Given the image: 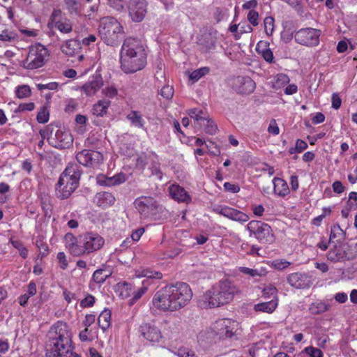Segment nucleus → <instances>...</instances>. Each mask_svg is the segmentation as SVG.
<instances>
[{"label": "nucleus", "mask_w": 357, "mask_h": 357, "mask_svg": "<svg viewBox=\"0 0 357 357\" xmlns=\"http://www.w3.org/2000/svg\"><path fill=\"white\" fill-rule=\"evenodd\" d=\"M72 333L68 325L59 321L47 334L45 342L46 357H81L73 352Z\"/></svg>", "instance_id": "obj_1"}, {"label": "nucleus", "mask_w": 357, "mask_h": 357, "mask_svg": "<svg viewBox=\"0 0 357 357\" xmlns=\"http://www.w3.org/2000/svg\"><path fill=\"white\" fill-rule=\"evenodd\" d=\"M147 63V54L140 40L128 37L120 50V67L126 74H132L144 69Z\"/></svg>", "instance_id": "obj_2"}, {"label": "nucleus", "mask_w": 357, "mask_h": 357, "mask_svg": "<svg viewBox=\"0 0 357 357\" xmlns=\"http://www.w3.org/2000/svg\"><path fill=\"white\" fill-rule=\"evenodd\" d=\"M64 241L66 248L75 257L98 250L105 243L103 238L93 232H86L81 235L79 240L73 234L67 233L64 236Z\"/></svg>", "instance_id": "obj_3"}, {"label": "nucleus", "mask_w": 357, "mask_h": 357, "mask_svg": "<svg viewBox=\"0 0 357 357\" xmlns=\"http://www.w3.org/2000/svg\"><path fill=\"white\" fill-rule=\"evenodd\" d=\"M82 172L79 165L69 164L61 174L56 187L58 198H68L79 185Z\"/></svg>", "instance_id": "obj_4"}, {"label": "nucleus", "mask_w": 357, "mask_h": 357, "mask_svg": "<svg viewBox=\"0 0 357 357\" xmlns=\"http://www.w3.org/2000/svg\"><path fill=\"white\" fill-rule=\"evenodd\" d=\"M133 204L143 219L162 220L167 218V210L153 197L140 196L134 200Z\"/></svg>", "instance_id": "obj_5"}, {"label": "nucleus", "mask_w": 357, "mask_h": 357, "mask_svg": "<svg viewBox=\"0 0 357 357\" xmlns=\"http://www.w3.org/2000/svg\"><path fill=\"white\" fill-rule=\"evenodd\" d=\"M155 294L153 303L163 310L174 311L184 307L192 298V291H166V294Z\"/></svg>", "instance_id": "obj_6"}, {"label": "nucleus", "mask_w": 357, "mask_h": 357, "mask_svg": "<svg viewBox=\"0 0 357 357\" xmlns=\"http://www.w3.org/2000/svg\"><path fill=\"white\" fill-rule=\"evenodd\" d=\"M234 291H197V305L201 308H213L228 303L234 298Z\"/></svg>", "instance_id": "obj_7"}, {"label": "nucleus", "mask_w": 357, "mask_h": 357, "mask_svg": "<svg viewBox=\"0 0 357 357\" xmlns=\"http://www.w3.org/2000/svg\"><path fill=\"white\" fill-rule=\"evenodd\" d=\"M123 33V26L114 17L102 19L99 27V34L105 44L113 46L121 39Z\"/></svg>", "instance_id": "obj_8"}, {"label": "nucleus", "mask_w": 357, "mask_h": 357, "mask_svg": "<svg viewBox=\"0 0 357 357\" xmlns=\"http://www.w3.org/2000/svg\"><path fill=\"white\" fill-rule=\"evenodd\" d=\"M53 130V125L50 124L45 129L41 130L40 134L43 138L47 137L50 144L56 149H68L73 145V137L68 130L59 128L54 135Z\"/></svg>", "instance_id": "obj_9"}, {"label": "nucleus", "mask_w": 357, "mask_h": 357, "mask_svg": "<svg viewBox=\"0 0 357 357\" xmlns=\"http://www.w3.org/2000/svg\"><path fill=\"white\" fill-rule=\"evenodd\" d=\"M50 56L47 48L41 43H36L29 48L26 58L22 62L25 69L35 70L43 67Z\"/></svg>", "instance_id": "obj_10"}, {"label": "nucleus", "mask_w": 357, "mask_h": 357, "mask_svg": "<svg viewBox=\"0 0 357 357\" xmlns=\"http://www.w3.org/2000/svg\"><path fill=\"white\" fill-rule=\"evenodd\" d=\"M247 229L250 236H254L261 243H272L275 241V236L271 227L259 220H251L247 225Z\"/></svg>", "instance_id": "obj_11"}, {"label": "nucleus", "mask_w": 357, "mask_h": 357, "mask_svg": "<svg viewBox=\"0 0 357 357\" xmlns=\"http://www.w3.org/2000/svg\"><path fill=\"white\" fill-rule=\"evenodd\" d=\"M321 31L314 28H303L295 33V40L303 45L316 46L319 43V37Z\"/></svg>", "instance_id": "obj_12"}, {"label": "nucleus", "mask_w": 357, "mask_h": 357, "mask_svg": "<svg viewBox=\"0 0 357 357\" xmlns=\"http://www.w3.org/2000/svg\"><path fill=\"white\" fill-rule=\"evenodd\" d=\"M103 155L100 151L84 149L76 155L79 164L84 167H98L103 162Z\"/></svg>", "instance_id": "obj_13"}, {"label": "nucleus", "mask_w": 357, "mask_h": 357, "mask_svg": "<svg viewBox=\"0 0 357 357\" xmlns=\"http://www.w3.org/2000/svg\"><path fill=\"white\" fill-rule=\"evenodd\" d=\"M218 335V340L231 338L238 330V323L229 319H222L213 324Z\"/></svg>", "instance_id": "obj_14"}, {"label": "nucleus", "mask_w": 357, "mask_h": 357, "mask_svg": "<svg viewBox=\"0 0 357 357\" xmlns=\"http://www.w3.org/2000/svg\"><path fill=\"white\" fill-rule=\"evenodd\" d=\"M147 3L146 0H130L128 13L132 20L136 22H142L146 13Z\"/></svg>", "instance_id": "obj_15"}, {"label": "nucleus", "mask_w": 357, "mask_h": 357, "mask_svg": "<svg viewBox=\"0 0 357 357\" xmlns=\"http://www.w3.org/2000/svg\"><path fill=\"white\" fill-rule=\"evenodd\" d=\"M344 247L345 245L342 243H334L327 252V259L333 262H337L354 259V256L347 252Z\"/></svg>", "instance_id": "obj_16"}, {"label": "nucleus", "mask_w": 357, "mask_h": 357, "mask_svg": "<svg viewBox=\"0 0 357 357\" xmlns=\"http://www.w3.org/2000/svg\"><path fill=\"white\" fill-rule=\"evenodd\" d=\"M231 86L234 90L238 93L250 94L252 93L255 88V82L248 76H237L232 79Z\"/></svg>", "instance_id": "obj_17"}, {"label": "nucleus", "mask_w": 357, "mask_h": 357, "mask_svg": "<svg viewBox=\"0 0 357 357\" xmlns=\"http://www.w3.org/2000/svg\"><path fill=\"white\" fill-rule=\"evenodd\" d=\"M214 211L225 218L241 223L249 220V216L247 214L227 206H220L215 208Z\"/></svg>", "instance_id": "obj_18"}, {"label": "nucleus", "mask_w": 357, "mask_h": 357, "mask_svg": "<svg viewBox=\"0 0 357 357\" xmlns=\"http://www.w3.org/2000/svg\"><path fill=\"white\" fill-rule=\"evenodd\" d=\"M275 292L276 291H271L270 293L269 291H263L264 294L262 297H264L265 300L271 298V301H266L255 305V310L257 312H263L266 313H272L274 312L278 305Z\"/></svg>", "instance_id": "obj_19"}, {"label": "nucleus", "mask_w": 357, "mask_h": 357, "mask_svg": "<svg viewBox=\"0 0 357 357\" xmlns=\"http://www.w3.org/2000/svg\"><path fill=\"white\" fill-rule=\"evenodd\" d=\"M60 50L62 53L68 56H77L79 61L84 59V55L80 54L82 50L81 43L77 40L70 39L66 40L61 45Z\"/></svg>", "instance_id": "obj_20"}, {"label": "nucleus", "mask_w": 357, "mask_h": 357, "mask_svg": "<svg viewBox=\"0 0 357 357\" xmlns=\"http://www.w3.org/2000/svg\"><path fill=\"white\" fill-rule=\"evenodd\" d=\"M142 335L151 342H159L162 337L160 330L153 324L144 323L139 327Z\"/></svg>", "instance_id": "obj_21"}, {"label": "nucleus", "mask_w": 357, "mask_h": 357, "mask_svg": "<svg viewBox=\"0 0 357 357\" xmlns=\"http://www.w3.org/2000/svg\"><path fill=\"white\" fill-rule=\"evenodd\" d=\"M168 192L171 197L178 203L190 204L192 197L189 193L178 184L174 183L169 186Z\"/></svg>", "instance_id": "obj_22"}, {"label": "nucleus", "mask_w": 357, "mask_h": 357, "mask_svg": "<svg viewBox=\"0 0 357 357\" xmlns=\"http://www.w3.org/2000/svg\"><path fill=\"white\" fill-rule=\"evenodd\" d=\"M287 282L295 289H303L310 287L311 279L306 274L293 273L288 275Z\"/></svg>", "instance_id": "obj_23"}, {"label": "nucleus", "mask_w": 357, "mask_h": 357, "mask_svg": "<svg viewBox=\"0 0 357 357\" xmlns=\"http://www.w3.org/2000/svg\"><path fill=\"white\" fill-rule=\"evenodd\" d=\"M103 80L100 74L93 75L91 79L85 83L81 88L82 91L87 96H91L96 93L102 86Z\"/></svg>", "instance_id": "obj_24"}, {"label": "nucleus", "mask_w": 357, "mask_h": 357, "mask_svg": "<svg viewBox=\"0 0 357 357\" xmlns=\"http://www.w3.org/2000/svg\"><path fill=\"white\" fill-rule=\"evenodd\" d=\"M218 43V32L216 31H211L205 35L201 40L199 45L201 51L204 53L213 52L216 49Z\"/></svg>", "instance_id": "obj_25"}, {"label": "nucleus", "mask_w": 357, "mask_h": 357, "mask_svg": "<svg viewBox=\"0 0 357 357\" xmlns=\"http://www.w3.org/2000/svg\"><path fill=\"white\" fill-rule=\"evenodd\" d=\"M115 200L116 199L112 193L100 192L95 195L93 202L98 206L106 208L112 206L114 204Z\"/></svg>", "instance_id": "obj_26"}, {"label": "nucleus", "mask_w": 357, "mask_h": 357, "mask_svg": "<svg viewBox=\"0 0 357 357\" xmlns=\"http://www.w3.org/2000/svg\"><path fill=\"white\" fill-rule=\"evenodd\" d=\"M181 324V318L176 316L170 317L163 321L164 328L167 331V335L169 336L179 333Z\"/></svg>", "instance_id": "obj_27"}, {"label": "nucleus", "mask_w": 357, "mask_h": 357, "mask_svg": "<svg viewBox=\"0 0 357 357\" xmlns=\"http://www.w3.org/2000/svg\"><path fill=\"white\" fill-rule=\"evenodd\" d=\"M215 331L216 329L215 328L214 325H213L211 328L200 332L197 337L199 342L206 344H211L213 342H215L216 339H218V335Z\"/></svg>", "instance_id": "obj_28"}, {"label": "nucleus", "mask_w": 357, "mask_h": 357, "mask_svg": "<svg viewBox=\"0 0 357 357\" xmlns=\"http://www.w3.org/2000/svg\"><path fill=\"white\" fill-rule=\"evenodd\" d=\"M188 114L194 119L195 126L199 128H202V124H205L206 119L209 116L207 112L198 108L190 109Z\"/></svg>", "instance_id": "obj_29"}, {"label": "nucleus", "mask_w": 357, "mask_h": 357, "mask_svg": "<svg viewBox=\"0 0 357 357\" xmlns=\"http://www.w3.org/2000/svg\"><path fill=\"white\" fill-rule=\"evenodd\" d=\"M273 183L274 192L277 195L283 197L289 194V188L284 179L275 177L273 180Z\"/></svg>", "instance_id": "obj_30"}, {"label": "nucleus", "mask_w": 357, "mask_h": 357, "mask_svg": "<svg viewBox=\"0 0 357 357\" xmlns=\"http://www.w3.org/2000/svg\"><path fill=\"white\" fill-rule=\"evenodd\" d=\"M256 50L266 62L269 63L274 62L273 53L268 47V45L266 43L262 41L258 43Z\"/></svg>", "instance_id": "obj_31"}, {"label": "nucleus", "mask_w": 357, "mask_h": 357, "mask_svg": "<svg viewBox=\"0 0 357 357\" xmlns=\"http://www.w3.org/2000/svg\"><path fill=\"white\" fill-rule=\"evenodd\" d=\"M346 232L343 230L338 224H334L331 227V234L329 237V242L342 243L345 238Z\"/></svg>", "instance_id": "obj_32"}, {"label": "nucleus", "mask_w": 357, "mask_h": 357, "mask_svg": "<svg viewBox=\"0 0 357 357\" xmlns=\"http://www.w3.org/2000/svg\"><path fill=\"white\" fill-rule=\"evenodd\" d=\"M137 276L146 278V279L142 282L143 287H141L139 290H147V284L149 283L150 280L153 279H160L162 277V274L160 272L153 273L149 269H144L142 270L141 273L138 274Z\"/></svg>", "instance_id": "obj_33"}, {"label": "nucleus", "mask_w": 357, "mask_h": 357, "mask_svg": "<svg viewBox=\"0 0 357 357\" xmlns=\"http://www.w3.org/2000/svg\"><path fill=\"white\" fill-rule=\"evenodd\" d=\"M109 276V273L104 269L96 270L92 276V281L90 283V287L95 289V284H101L105 282L106 279Z\"/></svg>", "instance_id": "obj_34"}, {"label": "nucleus", "mask_w": 357, "mask_h": 357, "mask_svg": "<svg viewBox=\"0 0 357 357\" xmlns=\"http://www.w3.org/2000/svg\"><path fill=\"white\" fill-rule=\"evenodd\" d=\"M66 9L71 15H81L82 6L80 0H64Z\"/></svg>", "instance_id": "obj_35"}, {"label": "nucleus", "mask_w": 357, "mask_h": 357, "mask_svg": "<svg viewBox=\"0 0 357 357\" xmlns=\"http://www.w3.org/2000/svg\"><path fill=\"white\" fill-rule=\"evenodd\" d=\"M111 311L109 309H105L99 315L98 321L99 326L105 331L111 326Z\"/></svg>", "instance_id": "obj_36"}, {"label": "nucleus", "mask_w": 357, "mask_h": 357, "mask_svg": "<svg viewBox=\"0 0 357 357\" xmlns=\"http://www.w3.org/2000/svg\"><path fill=\"white\" fill-rule=\"evenodd\" d=\"M126 118L130 123L135 127L143 128L144 126V120L142 118L139 112L132 110L127 116Z\"/></svg>", "instance_id": "obj_37"}, {"label": "nucleus", "mask_w": 357, "mask_h": 357, "mask_svg": "<svg viewBox=\"0 0 357 357\" xmlns=\"http://www.w3.org/2000/svg\"><path fill=\"white\" fill-rule=\"evenodd\" d=\"M110 105V101L108 100H99L93 107V113L98 116H103Z\"/></svg>", "instance_id": "obj_38"}, {"label": "nucleus", "mask_w": 357, "mask_h": 357, "mask_svg": "<svg viewBox=\"0 0 357 357\" xmlns=\"http://www.w3.org/2000/svg\"><path fill=\"white\" fill-rule=\"evenodd\" d=\"M328 310V305L321 301L312 303L309 307V311L312 314H319Z\"/></svg>", "instance_id": "obj_39"}, {"label": "nucleus", "mask_w": 357, "mask_h": 357, "mask_svg": "<svg viewBox=\"0 0 357 357\" xmlns=\"http://www.w3.org/2000/svg\"><path fill=\"white\" fill-rule=\"evenodd\" d=\"M54 26L60 32L63 33H69L73 31V26L70 20L66 19L56 21L54 24Z\"/></svg>", "instance_id": "obj_40"}, {"label": "nucleus", "mask_w": 357, "mask_h": 357, "mask_svg": "<svg viewBox=\"0 0 357 357\" xmlns=\"http://www.w3.org/2000/svg\"><path fill=\"white\" fill-rule=\"evenodd\" d=\"M210 72V68L208 67H202L199 69L193 70L189 75V77L191 80L194 82L198 81L204 75H207Z\"/></svg>", "instance_id": "obj_41"}, {"label": "nucleus", "mask_w": 357, "mask_h": 357, "mask_svg": "<svg viewBox=\"0 0 357 357\" xmlns=\"http://www.w3.org/2000/svg\"><path fill=\"white\" fill-rule=\"evenodd\" d=\"M238 271L245 274L250 275L251 277H257V276H262L265 275V271L263 269H257V268H250L248 267L241 266L238 268Z\"/></svg>", "instance_id": "obj_42"}, {"label": "nucleus", "mask_w": 357, "mask_h": 357, "mask_svg": "<svg viewBox=\"0 0 357 357\" xmlns=\"http://www.w3.org/2000/svg\"><path fill=\"white\" fill-rule=\"evenodd\" d=\"M291 262L288 261L285 259H276L271 261V266L278 271H283L287 268Z\"/></svg>", "instance_id": "obj_43"}, {"label": "nucleus", "mask_w": 357, "mask_h": 357, "mask_svg": "<svg viewBox=\"0 0 357 357\" xmlns=\"http://www.w3.org/2000/svg\"><path fill=\"white\" fill-rule=\"evenodd\" d=\"M16 96L18 98L23 99L28 98L31 94V90L28 85L18 86L15 90Z\"/></svg>", "instance_id": "obj_44"}, {"label": "nucleus", "mask_w": 357, "mask_h": 357, "mask_svg": "<svg viewBox=\"0 0 357 357\" xmlns=\"http://www.w3.org/2000/svg\"><path fill=\"white\" fill-rule=\"evenodd\" d=\"M50 112L47 106L42 107L38 111L36 120L39 123H45L49 121Z\"/></svg>", "instance_id": "obj_45"}, {"label": "nucleus", "mask_w": 357, "mask_h": 357, "mask_svg": "<svg viewBox=\"0 0 357 357\" xmlns=\"http://www.w3.org/2000/svg\"><path fill=\"white\" fill-rule=\"evenodd\" d=\"M36 245L37 248L39 249V257L40 259H43L47 257L49 254V247L48 245L43 241L42 238H39L36 240Z\"/></svg>", "instance_id": "obj_46"}, {"label": "nucleus", "mask_w": 357, "mask_h": 357, "mask_svg": "<svg viewBox=\"0 0 357 357\" xmlns=\"http://www.w3.org/2000/svg\"><path fill=\"white\" fill-rule=\"evenodd\" d=\"M10 243L12 245L17 249L19 251L20 255L23 259H26L28 257V250L27 248L24 245L23 243L21 241L19 240H11Z\"/></svg>", "instance_id": "obj_47"}, {"label": "nucleus", "mask_w": 357, "mask_h": 357, "mask_svg": "<svg viewBox=\"0 0 357 357\" xmlns=\"http://www.w3.org/2000/svg\"><path fill=\"white\" fill-rule=\"evenodd\" d=\"M205 132L209 135H214L216 133L218 127L213 120L209 119V116L206 119L205 124H202V127Z\"/></svg>", "instance_id": "obj_48"}, {"label": "nucleus", "mask_w": 357, "mask_h": 357, "mask_svg": "<svg viewBox=\"0 0 357 357\" xmlns=\"http://www.w3.org/2000/svg\"><path fill=\"white\" fill-rule=\"evenodd\" d=\"M264 31L268 36L272 35L274 30V18L271 16L266 17L264 20Z\"/></svg>", "instance_id": "obj_49"}, {"label": "nucleus", "mask_w": 357, "mask_h": 357, "mask_svg": "<svg viewBox=\"0 0 357 357\" xmlns=\"http://www.w3.org/2000/svg\"><path fill=\"white\" fill-rule=\"evenodd\" d=\"M126 181L125 175L123 174H116L112 177L108 178L105 185H119Z\"/></svg>", "instance_id": "obj_50"}, {"label": "nucleus", "mask_w": 357, "mask_h": 357, "mask_svg": "<svg viewBox=\"0 0 357 357\" xmlns=\"http://www.w3.org/2000/svg\"><path fill=\"white\" fill-rule=\"evenodd\" d=\"M303 352L310 357H324V354L321 350L312 346L305 347Z\"/></svg>", "instance_id": "obj_51"}, {"label": "nucleus", "mask_w": 357, "mask_h": 357, "mask_svg": "<svg viewBox=\"0 0 357 357\" xmlns=\"http://www.w3.org/2000/svg\"><path fill=\"white\" fill-rule=\"evenodd\" d=\"M178 357H197L195 352L187 347H180L174 353Z\"/></svg>", "instance_id": "obj_52"}, {"label": "nucleus", "mask_w": 357, "mask_h": 357, "mask_svg": "<svg viewBox=\"0 0 357 357\" xmlns=\"http://www.w3.org/2000/svg\"><path fill=\"white\" fill-rule=\"evenodd\" d=\"M247 18L250 24L254 26L259 24V15L256 10H250L248 13Z\"/></svg>", "instance_id": "obj_53"}, {"label": "nucleus", "mask_w": 357, "mask_h": 357, "mask_svg": "<svg viewBox=\"0 0 357 357\" xmlns=\"http://www.w3.org/2000/svg\"><path fill=\"white\" fill-rule=\"evenodd\" d=\"M174 88L172 86L165 85L161 89L160 94L164 98L170 100L174 96Z\"/></svg>", "instance_id": "obj_54"}, {"label": "nucleus", "mask_w": 357, "mask_h": 357, "mask_svg": "<svg viewBox=\"0 0 357 357\" xmlns=\"http://www.w3.org/2000/svg\"><path fill=\"white\" fill-rule=\"evenodd\" d=\"M347 204L353 210L357 209V192H351L349 194V199L347 202Z\"/></svg>", "instance_id": "obj_55"}, {"label": "nucleus", "mask_w": 357, "mask_h": 357, "mask_svg": "<svg viewBox=\"0 0 357 357\" xmlns=\"http://www.w3.org/2000/svg\"><path fill=\"white\" fill-rule=\"evenodd\" d=\"M57 260L59 264V266L61 269L65 270L67 268L68 263L66 259V254L63 252H59L57 254Z\"/></svg>", "instance_id": "obj_56"}, {"label": "nucleus", "mask_w": 357, "mask_h": 357, "mask_svg": "<svg viewBox=\"0 0 357 357\" xmlns=\"http://www.w3.org/2000/svg\"><path fill=\"white\" fill-rule=\"evenodd\" d=\"M108 4L115 10L120 11L124 7V3L126 0H107Z\"/></svg>", "instance_id": "obj_57"}, {"label": "nucleus", "mask_w": 357, "mask_h": 357, "mask_svg": "<svg viewBox=\"0 0 357 357\" xmlns=\"http://www.w3.org/2000/svg\"><path fill=\"white\" fill-rule=\"evenodd\" d=\"M78 103L74 99H70L67 101L66 105L65 111L68 113L74 112L77 109Z\"/></svg>", "instance_id": "obj_58"}, {"label": "nucleus", "mask_w": 357, "mask_h": 357, "mask_svg": "<svg viewBox=\"0 0 357 357\" xmlns=\"http://www.w3.org/2000/svg\"><path fill=\"white\" fill-rule=\"evenodd\" d=\"M268 133L273 135H279L280 128L278 126V123H277L275 119L271 120L269 126L268 127Z\"/></svg>", "instance_id": "obj_59"}, {"label": "nucleus", "mask_w": 357, "mask_h": 357, "mask_svg": "<svg viewBox=\"0 0 357 357\" xmlns=\"http://www.w3.org/2000/svg\"><path fill=\"white\" fill-rule=\"evenodd\" d=\"M289 82V78L287 75L280 73L275 77V84L278 86L285 85Z\"/></svg>", "instance_id": "obj_60"}, {"label": "nucleus", "mask_w": 357, "mask_h": 357, "mask_svg": "<svg viewBox=\"0 0 357 357\" xmlns=\"http://www.w3.org/2000/svg\"><path fill=\"white\" fill-rule=\"evenodd\" d=\"M165 288H176V290H190L188 284L183 282H176L175 284H171L169 285L166 286Z\"/></svg>", "instance_id": "obj_61"}, {"label": "nucleus", "mask_w": 357, "mask_h": 357, "mask_svg": "<svg viewBox=\"0 0 357 357\" xmlns=\"http://www.w3.org/2000/svg\"><path fill=\"white\" fill-rule=\"evenodd\" d=\"M59 84L57 82H52L47 84H37V88L40 91H43L45 89L48 90H56L57 89Z\"/></svg>", "instance_id": "obj_62"}, {"label": "nucleus", "mask_w": 357, "mask_h": 357, "mask_svg": "<svg viewBox=\"0 0 357 357\" xmlns=\"http://www.w3.org/2000/svg\"><path fill=\"white\" fill-rule=\"evenodd\" d=\"M35 108V105L33 102H25L21 103L17 107V111L20 112H26V111H32Z\"/></svg>", "instance_id": "obj_63"}, {"label": "nucleus", "mask_w": 357, "mask_h": 357, "mask_svg": "<svg viewBox=\"0 0 357 357\" xmlns=\"http://www.w3.org/2000/svg\"><path fill=\"white\" fill-rule=\"evenodd\" d=\"M102 93L108 98H114L117 95V89L114 86H109L102 89Z\"/></svg>", "instance_id": "obj_64"}]
</instances>
